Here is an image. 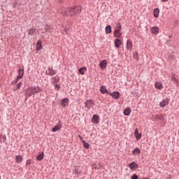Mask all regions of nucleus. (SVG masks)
Returning <instances> with one entry per match:
<instances>
[{"label": "nucleus", "mask_w": 179, "mask_h": 179, "mask_svg": "<svg viewBox=\"0 0 179 179\" xmlns=\"http://www.w3.org/2000/svg\"><path fill=\"white\" fill-rule=\"evenodd\" d=\"M81 11L82 10L79 6L69 8L62 7L61 9L62 15H63V16H69V17L77 16V15H79Z\"/></svg>", "instance_id": "nucleus-1"}, {"label": "nucleus", "mask_w": 179, "mask_h": 179, "mask_svg": "<svg viewBox=\"0 0 179 179\" xmlns=\"http://www.w3.org/2000/svg\"><path fill=\"white\" fill-rule=\"evenodd\" d=\"M121 30H122V28L121 27V24L118 22L116 26L115 27V31L113 32V36L116 38H120L121 36H122V33L121 32Z\"/></svg>", "instance_id": "nucleus-2"}, {"label": "nucleus", "mask_w": 179, "mask_h": 179, "mask_svg": "<svg viewBox=\"0 0 179 179\" xmlns=\"http://www.w3.org/2000/svg\"><path fill=\"white\" fill-rule=\"evenodd\" d=\"M92 107H94V102L92 101V99L87 100L85 102V108H88V110H90V108H92Z\"/></svg>", "instance_id": "nucleus-3"}, {"label": "nucleus", "mask_w": 179, "mask_h": 179, "mask_svg": "<svg viewBox=\"0 0 179 179\" xmlns=\"http://www.w3.org/2000/svg\"><path fill=\"white\" fill-rule=\"evenodd\" d=\"M23 75H24V69L20 68L18 69V76H17V79H22L23 78Z\"/></svg>", "instance_id": "nucleus-4"}, {"label": "nucleus", "mask_w": 179, "mask_h": 179, "mask_svg": "<svg viewBox=\"0 0 179 179\" xmlns=\"http://www.w3.org/2000/svg\"><path fill=\"white\" fill-rule=\"evenodd\" d=\"M28 92L32 93V94H34V93H38V92H40V90H38V87H31L28 89Z\"/></svg>", "instance_id": "nucleus-5"}, {"label": "nucleus", "mask_w": 179, "mask_h": 179, "mask_svg": "<svg viewBox=\"0 0 179 179\" xmlns=\"http://www.w3.org/2000/svg\"><path fill=\"white\" fill-rule=\"evenodd\" d=\"M169 102H170V99H166L159 103V107H162V108L166 107V106H169Z\"/></svg>", "instance_id": "nucleus-6"}, {"label": "nucleus", "mask_w": 179, "mask_h": 179, "mask_svg": "<svg viewBox=\"0 0 179 179\" xmlns=\"http://www.w3.org/2000/svg\"><path fill=\"white\" fill-rule=\"evenodd\" d=\"M150 30L152 34H159L160 31V29L157 27H152Z\"/></svg>", "instance_id": "nucleus-7"}, {"label": "nucleus", "mask_w": 179, "mask_h": 179, "mask_svg": "<svg viewBox=\"0 0 179 179\" xmlns=\"http://www.w3.org/2000/svg\"><path fill=\"white\" fill-rule=\"evenodd\" d=\"M109 96H111L113 99H115V100H118V99H120V92H110Z\"/></svg>", "instance_id": "nucleus-8"}, {"label": "nucleus", "mask_w": 179, "mask_h": 179, "mask_svg": "<svg viewBox=\"0 0 179 179\" xmlns=\"http://www.w3.org/2000/svg\"><path fill=\"white\" fill-rule=\"evenodd\" d=\"M61 128H62V125L61 124V122H59L58 124L52 129V131L57 132V131H59Z\"/></svg>", "instance_id": "nucleus-9"}, {"label": "nucleus", "mask_w": 179, "mask_h": 179, "mask_svg": "<svg viewBox=\"0 0 179 179\" xmlns=\"http://www.w3.org/2000/svg\"><path fill=\"white\" fill-rule=\"evenodd\" d=\"M92 121L93 124H99L100 121V117L99 116V115H94V116L92 117Z\"/></svg>", "instance_id": "nucleus-10"}, {"label": "nucleus", "mask_w": 179, "mask_h": 179, "mask_svg": "<svg viewBox=\"0 0 179 179\" xmlns=\"http://www.w3.org/2000/svg\"><path fill=\"white\" fill-rule=\"evenodd\" d=\"M114 44L116 48H119V47H121V45H122V41H121V40H120L119 38H116L114 41Z\"/></svg>", "instance_id": "nucleus-11"}, {"label": "nucleus", "mask_w": 179, "mask_h": 179, "mask_svg": "<svg viewBox=\"0 0 179 179\" xmlns=\"http://www.w3.org/2000/svg\"><path fill=\"white\" fill-rule=\"evenodd\" d=\"M134 136L137 141H139V139L142 138V134H139V130L138 129H135Z\"/></svg>", "instance_id": "nucleus-12"}, {"label": "nucleus", "mask_w": 179, "mask_h": 179, "mask_svg": "<svg viewBox=\"0 0 179 179\" xmlns=\"http://www.w3.org/2000/svg\"><path fill=\"white\" fill-rule=\"evenodd\" d=\"M101 69H106L107 66V60H103L99 63Z\"/></svg>", "instance_id": "nucleus-13"}, {"label": "nucleus", "mask_w": 179, "mask_h": 179, "mask_svg": "<svg viewBox=\"0 0 179 179\" xmlns=\"http://www.w3.org/2000/svg\"><path fill=\"white\" fill-rule=\"evenodd\" d=\"M100 92L101 93H102V94H106V93H108V94H110V92H108V90H107L106 86H101Z\"/></svg>", "instance_id": "nucleus-14"}, {"label": "nucleus", "mask_w": 179, "mask_h": 179, "mask_svg": "<svg viewBox=\"0 0 179 179\" xmlns=\"http://www.w3.org/2000/svg\"><path fill=\"white\" fill-rule=\"evenodd\" d=\"M155 89H157L158 90H162L163 89V83L161 82H157L155 85Z\"/></svg>", "instance_id": "nucleus-15"}, {"label": "nucleus", "mask_w": 179, "mask_h": 179, "mask_svg": "<svg viewBox=\"0 0 179 179\" xmlns=\"http://www.w3.org/2000/svg\"><path fill=\"white\" fill-rule=\"evenodd\" d=\"M129 167L131 169V170H135V169H138V165L136 162H133L132 163L129 164Z\"/></svg>", "instance_id": "nucleus-16"}, {"label": "nucleus", "mask_w": 179, "mask_h": 179, "mask_svg": "<svg viewBox=\"0 0 179 179\" xmlns=\"http://www.w3.org/2000/svg\"><path fill=\"white\" fill-rule=\"evenodd\" d=\"M59 81V77L58 76H56L55 77H52L51 78V82L53 84L58 83Z\"/></svg>", "instance_id": "nucleus-17"}, {"label": "nucleus", "mask_w": 179, "mask_h": 179, "mask_svg": "<svg viewBox=\"0 0 179 179\" xmlns=\"http://www.w3.org/2000/svg\"><path fill=\"white\" fill-rule=\"evenodd\" d=\"M62 107H66L68 106V99H64L61 101Z\"/></svg>", "instance_id": "nucleus-18"}, {"label": "nucleus", "mask_w": 179, "mask_h": 179, "mask_svg": "<svg viewBox=\"0 0 179 179\" xmlns=\"http://www.w3.org/2000/svg\"><path fill=\"white\" fill-rule=\"evenodd\" d=\"M16 163H22L23 162V157L21 155H17L15 157Z\"/></svg>", "instance_id": "nucleus-19"}, {"label": "nucleus", "mask_w": 179, "mask_h": 179, "mask_svg": "<svg viewBox=\"0 0 179 179\" xmlns=\"http://www.w3.org/2000/svg\"><path fill=\"white\" fill-rule=\"evenodd\" d=\"M41 44H42V43H41V40L37 41V43H36V50H37V51H40L41 50V48H42V45Z\"/></svg>", "instance_id": "nucleus-20"}, {"label": "nucleus", "mask_w": 179, "mask_h": 179, "mask_svg": "<svg viewBox=\"0 0 179 179\" xmlns=\"http://www.w3.org/2000/svg\"><path fill=\"white\" fill-rule=\"evenodd\" d=\"M131 112H132V110L131 109V108H127L124 110V115H130Z\"/></svg>", "instance_id": "nucleus-21"}, {"label": "nucleus", "mask_w": 179, "mask_h": 179, "mask_svg": "<svg viewBox=\"0 0 179 179\" xmlns=\"http://www.w3.org/2000/svg\"><path fill=\"white\" fill-rule=\"evenodd\" d=\"M133 46H134V45L132 44V41H127V50H132Z\"/></svg>", "instance_id": "nucleus-22"}, {"label": "nucleus", "mask_w": 179, "mask_h": 179, "mask_svg": "<svg viewBox=\"0 0 179 179\" xmlns=\"http://www.w3.org/2000/svg\"><path fill=\"white\" fill-rule=\"evenodd\" d=\"M22 85H23L22 82L19 83L15 85V87H13V90L14 92H16V90H18V89H20V87H22Z\"/></svg>", "instance_id": "nucleus-23"}, {"label": "nucleus", "mask_w": 179, "mask_h": 179, "mask_svg": "<svg viewBox=\"0 0 179 179\" xmlns=\"http://www.w3.org/2000/svg\"><path fill=\"white\" fill-rule=\"evenodd\" d=\"M159 13H160V10H159V8H155L154 10V17H159Z\"/></svg>", "instance_id": "nucleus-24"}, {"label": "nucleus", "mask_w": 179, "mask_h": 179, "mask_svg": "<svg viewBox=\"0 0 179 179\" xmlns=\"http://www.w3.org/2000/svg\"><path fill=\"white\" fill-rule=\"evenodd\" d=\"M86 71H87L86 67H82L78 70L79 73H80L81 75H85V73L86 72Z\"/></svg>", "instance_id": "nucleus-25"}, {"label": "nucleus", "mask_w": 179, "mask_h": 179, "mask_svg": "<svg viewBox=\"0 0 179 179\" xmlns=\"http://www.w3.org/2000/svg\"><path fill=\"white\" fill-rule=\"evenodd\" d=\"M105 30H106V34H110V33H111V26L110 25L106 26V27L105 28Z\"/></svg>", "instance_id": "nucleus-26"}, {"label": "nucleus", "mask_w": 179, "mask_h": 179, "mask_svg": "<svg viewBox=\"0 0 179 179\" xmlns=\"http://www.w3.org/2000/svg\"><path fill=\"white\" fill-rule=\"evenodd\" d=\"M48 71L50 72L49 75H51V76H53V75H55V73H57V71L54 70V69L49 68Z\"/></svg>", "instance_id": "nucleus-27"}, {"label": "nucleus", "mask_w": 179, "mask_h": 179, "mask_svg": "<svg viewBox=\"0 0 179 179\" xmlns=\"http://www.w3.org/2000/svg\"><path fill=\"white\" fill-rule=\"evenodd\" d=\"M28 34L31 36H34V34H36V29H30L28 30Z\"/></svg>", "instance_id": "nucleus-28"}, {"label": "nucleus", "mask_w": 179, "mask_h": 179, "mask_svg": "<svg viewBox=\"0 0 179 179\" xmlns=\"http://www.w3.org/2000/svg\"><path fill=\"white\" fill-rule=\"evenodd\" d=\"M83 143V146L85 149H89L90 148V145H89V143L85 141H82Z\"/></svg>", "instance_id": "nucleus-29"}, {"label": "nucleus", "mask_w": 179, "mask_h": 179, "mask_svg": "<svg viewBox=\"0 0 179 179\" xmlns=\"http://www.w3.org/2000/svg\"><path fill=\"white\" fill-rule=\"evenodd\" d=\"M133 155H141V149L139 148H135L133 150Z\"/></svg>", "instance_id": "nucleus-30"}, {"label": "nucleus", "mask_w": 179, "mask_h": 179, "mask_svg": "<svg viewBox=\"0 0 179 179\" xmlns=\"http://www.w3.org/2000/svg\"><path fill=\"white\" fill-rule=\"evenodd\" d=\"M36 159L37 160H43V159H44V155L43 154H41L36 157Z\"/></svg>", "instance_id": "nucleus-31"}, {"label": "nucleus", "mask_w": 179, "mask_h": 179, "mask_svg": "<svg viewBox=\"0 0 179 179\" xmlns=\"http://www.w3.org/2000/svg\"><path fill=\"white\" fill-rule=\"evenodd\" d=\"M19 78H16L14 81L12 82L13 85H16V83H17V82H19Z\"/></svg>", "instance_id": "nucleus-32"}, {"label": "nucleus", "mask_w": 179, "mask_h": 179, "mask_svg": "<svg viewBox=\"0 0 179 179\" xmlns=\"http://www.w3.org/2000/svg\"><path fill=\"white\" fill-rule=\"evenodd\" d=\"M59 85H58V84H55V89H57V90H59Z\"/></svg>", "instance_id": "nucleus-33"}, {"label": "nucleus", "mask_w": 179, "mask_h": 179, "mask_svg": "<svg viewBox=\"0 0 179 179\" xmlns=\"http://www.w3.org/2000/svg\"><path fill=\"white\" fill-rule=\"evenodd\" d=\"M131 179H138V176L137 175H133L131 176Z\"/></svg>", "instance_id": "nucleus-34"}, {"label": "nucleus", "mask_w": 179, "mask_h": 179, "mask_svg": "<svg viewBox=\"0 0 179 179\" xmlns=\"http://www.w3.org/2000/svg\"><path fill=\"white\" fill-rule=\"evenodd\" d=\"M3 142H6V136H3Z\"/></svg>", "instance_id": "nucleus-35"}, {"label": "nucleus", "mask_w": 179, "mask_h": 179, "mask_svg": "<svg viewBox=\"0 0 179 179\" xmlns=\"http://www.w3.org/2000/svg\"><path fill=\"white\" fill-rule=\"evenodd\" d=\"M64 33H66V34H68V29H64Z\"/></svg>", "instance_id": "nucleus-36"}, {"label": "nucleus", "mask_w": 179, "mask_h": 179, "mask_svg": "<svg viewBox=\"0 0 179 179\" xmlns=\"http://www.w3.org/2000/svg\"><path fill=\"white\" fill-rule=\"evenodd\" d=\"M78 138L80 139V141H82V139H83V138L82 136H80V135H78Z\"/></svg>", "instance_id": "nucleus-37"}, {"label": "nucleus", "mask_w": 179, "mask_h": 179, "mask_svg": "<svg viewBox=\"0 0 179 179\" xmlns=\"http://www.w3.org/2000/svg\"><path fill=\"white\" fill-rule=\"evenodd\" d=\"M162 2H167L169 0H162Z\"/></svg>", "instance_id": "nucleus-38"}]
</instances>
